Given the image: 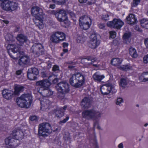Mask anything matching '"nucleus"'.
Masks as SVG:
<instances>
[{
  "instance_id": "obj_63",
  "label": "nucleus",
  "mask_w": 148,
  "mask_h": 148,
  "mask_svg": "<svg viewBox=\"0 0 148 148\" xmlns=\"http://www.w3.org/2000/svg\"><path fill=\"white\" fill-rule=\"evenodd\" d=\"M79 2L80 3H85L88 0H78Z\"/></svg>"
},
{
  "instance_id": "obj_59",
  "label": "nucleus",
  "mask_w": 148,
  "mask_h": 148,
  "mask_svg": "<svg viewBox=\"0 0 148 148\" xmlns=\"http://www.w3.org/2000/svg\"><path fill=\"white\" fill-rule=\"evenodd\" d=\"M22 71L21 70H18L16 71V74L18 75H19L21 74Z\"/></svg>"
},
{
  "instance_id": "obj_42",
  "label": "nucleus",
  "mask_w": 148,
  "mask_h": 148,
  "mask_svg": "<svg viewBox=\"0 0 148 148\" xmlns=\"http://www.w3.org/2000/svg\"><path fill=\"white\" fill-rule=\"evenodd\" d=\"M69 14L72 19L74 21H75L77 20V18L75 14L73 12H70Z\"/></svg>"
},
{
  "instance_id": "obj_48",
  "label": "nucleus",
  "mask_w": 148,
  "mask_h": 148,
  "mask_svg": "<svg viewBox=\"0 0 148 148\" xmlns=\"http://www.w3.org/2000/svg\"><path fill=\"white\" fill-rule=\"evenodd\" d=\"M123 102V99L121 98H119L117 99L116 103L117 105H119Z\"/></svg>"
},
{
  "instance_id": "obj_45",
  "label": "nucleus",
  "mask_w": 148,
  "mask_h": 148,
  "mask_svg": "<svg viewBox=\"0 0 148 148\" xmlns=\"http://www.w3.org/2000/svg\"><path fill=\"white\" fill-rule=\"evenodd\" d=\"M29 119L32 121H36L38 120V118L37 116L35 115L31 116L29 117Z\"/></svg>"
},
{
  "instance_id": "obj_23",
  "label": "nucleus",
  "mask_w": 148,
  "mask_h": 148,
  "mask_svg": "<svg viewBox=\"0 0 148 148\" xmlns=\"http://www.w3.org/2000/svg\"><path fill=\"white\" fill-rule=\"evenodd\" d=\"M91 23V21L90 18L88 16L84 15L80 17L79 18V23Z\"/></svg>"
},
{
  "instance_id": "obj_3",
  "label": "nucleus",
  "mask_w": 148,
  "mask_h": 148,
  "mask_svg": "<svg viewBox=\"0 0 148 148\" xmlns=\"http://www.w3.org/2000/svg\"><path fill=\"white\" fill-rule=\"evenodd\" d=\"M23 133L19 130L16 131L14 130L13 131L12 137H8L5 140V143L6 145H8L12 148L15 147L18 145V140L21 138V136H19V134Z\"/></svg>"
},
{
  "instance_id": "obj_20",
  "label": "nucleus",
  "mask_w": 148,
  "mask_h": 148,
  "mask_svg": "<svg viewBox=\"0 0 148 148\" xmlns=\"http://www.w3.org/2000/svg\"><path fill=\"white\" fill-rule=\"evenodd\" d=\"M2 94L3 97L8 100L11 99L14 95V93L12 91L8 89L3 90Z\"/></svg>"
},
{
  "instance_id": "obj_49",
  "label": "nucleus",
  "mask_w": 148,
  "mask_h": 148,
  "mask_svg": "<svg viewBox=\"0 0 148 148\" xmlns=\"http://www.w3.org/2000/svg\"><path fill=\"white\" fill-rule=\"evenodd\" d=\"M143 61L145 63L147 64L148 63V54L144 57Z\"/></svg>"
},
{
  "instance_id": "obj_21",
  "label": "nucleus",
  "mask_w": 148,
  "mask_h": 148,
  "mask_svg": "<svg viewBox=\"0 0 148 148\" xmlns=\"http://www.w3.org/2000/svg\"><path fill=\"white\" fill-rule=\"evenodd\" d=\"M20 56L21 58L18 60V63L20 65L23 66L25 65L29 62V59L27 56Z\"/></svg>"
},
{
  "instance_id": "obj_35",
  "label": "nucleus",
  "mask_w": 148,
  "mask_h": 148,
  "mask_svg": "<svg viewBox=\"0 0 148 148\" xmlns=\"http://www.w3.org/2000/svg\"><path fill=\"white\" fill-rule=\"evenodd\" d=\"M48 79L50 82L52 80V83L53 84L56 83L58 81V79L55 78L54 76H49Z\"/></svg>"
},
{
  "instance_id": "obj_15",
  "label": "nucleus",
  "mask_w": 148,
  "mask_h": 148,
  "mask_svg": "<svg viewBox=\"0 0 148 148\" xmlns=\"http://www.w3.org/2000/svg\"><path fill=\"white\" fill-rule=\"evenodd\" d=\"M92 102V99L91 97H85L82 101L81 106L84 109L88 108L91 106Z\"/></svg>"
},
{
  "instance_id": "obj_11",
  "label": "nucleus",
  "mask_w": 148,
  "mask_h": 148,
  "mask_svg": "<svg viewBox=\"0 0 148 148\" xmlns=\"http://www.w3.org/2000/svg\"><path fill=\"white\" fill-rule=\"evenodd\" d=\"M124 23L120 19L114 18L112 21H108L107 23L108 26L120 29L124 25Z\"/></svg>"
},
{
  "instance_id": "obj_13",
  "label": "nucleus",
  "mask_w": 148,
  "mask_h": 148,
  "mask_svg": "<svg viewBox=\"0 0 148 148\" xmlns=\"http://www.w3.org/2000/svg\"><path fill=\"white\" fill-rule=\"evenodd\" d=\"M31 14L34 18L38 19H40L41 17H42L43 10L38 7L34 6L31 9Z\"/></svg>"
},
{
  "instance_id": "obj_6",
  "label": "nucleus",
  "mask_w": 148,
  "mask_h": 148,
  "mask_svg": "<svg viewBox=\"0 0 148 148\" xmlns=\"http://www.w3.org/2000/svg\"><path fill=\"white\" fill-rule=\"evenodd\" d=\"M10 46V48L8 50V53L10 57L13 59L16 60L20 57L21 54L22 55L24 54L23 52L19 51V48L18 47L14 45H11Z\"/></svg>"
},
{
  "instance_id": "obj_4",
  "label": "nucleus",
  "mask_w": 148,
  "mask_h": 148,
  "mask_svg": "<svg viewBox=\"0 0 148 148\" xmlns=\"http://www.w3.org/2000/svg\"><path fill=\"white\" fill-rule=\"evenodd\" d=\"M52 130L51 125L48 123H43L38 126V135L45 137L48 136L52 132Z\"/></svg>"
},
{
  "instance_id": "obj_27",
  "label": "nucleus",
  "mask_w": 148,
  "mask_h": 148,
  "mask_svg": "<svg viewBox=\"0 0 148 148\" xmlns=\"http://www.w3.org/2000/svg\"><path fill=\"white\" fill-rule=\"evenodd\" d=\"M129 53L132 57L133 58H136L138 56V54L136 50L133 47L130 48Z\"/></svg>"
},
{
  "instance_id": "obj_25",
  "label": "nucleus",
  "mask_w": 148,
  "mask_h": 148,
  "mask_svg": "<svg viewBox=\"0 0 148 148\" xmlns=\"http://www.w3.org/2000/svg\"><path fill=\"white\" fill-rule=\"evenodd\" d=\"M24 88L23 86L15 85L14 86V93L15 95H18L19 93L23 91Z\"/></svg>"
},
{
  "instance_id": "obj_37",
  "label": "nucleus",
  "mask_w": 148,
  "mask_h": 148,
  "mask_svg": "<svg viewBox=\"0 0 148 148\" xmlns=\"http://www.w3.org/2000/svg\"><path fill=\"white\" fill-rule=\"evenodd\" d=\"M5 39L7 41H13L14 40L13 35L10 33L7 34L5 36Z\"/></svg>"
},
{
  "instance_id": "obj_38",
  "label": "nucleus",
  "mask_w": 148,
  "mask_h": 148,
  "mask_svg": "<svg viewBox=\"0 0 148 148\" xmlns=\"http://www.w3.org/2000/svg\"><path fill=\"white\" fill-rule=\"evenodd\" d=\"M131 66L128 65H123L120 67L121 69L125 71L129 70L131 69Z\"/></svg>"
},
{
  "instance_id": "obj_16",
  "label": "nucleus",
  "mask_w": 148,
  "mask_h": 148,
  "mask_svg": "<svg viewBox=\"0 0 148 148\" xmlns=\"http://www.w3.org/2000/svg\"><path fill=\"white\" fill-rule=\"evenodd\" d=\"M69 86L67 83L62 82L58 84L57 88L59 92L68 93L70 90Z\"/></svg>"
},
{
  "instance_id": "obj_31",
  "label": "nucleus",
  "mask_w": 148,
  "mask_h": 148,
  "mask_svg": "<svg viewBox=\"0 0 148 148\" xmlns=\"http://www.w3.org/2000/svg\"><path fill=\"white\" fill-rule=\"evenodd\" d=\"M42 104L41 108H43L45 109H49L51 103L48 100H46L45 101H43L41 103Z\"/></svg>"
},
{
  "instance_id": "obj_14",
  "label": "nucleus",
  "mask_w": 148,
  "mask_h": 148,
  "mask_svg": "<svg viewBox=\"0 0 148 148\" xmlns=\"http://www.w3.org/2000/svg\"><path fill=\"white\" fill-rule=\"evenodd\" d=\"M18 7V4L16 3L8 1L3 5V8L4 10L12 12L16 10Z\"/></svg>"
},
{
  "instance_id": "obj_29",
  "label": "nucleus",
  "mask_w": 148,
  "mask_h": 148,
  "mask_svg": "<svg viewBox=\"0 0 148 148\" xmlns=\"http://www.w3.org/2000/svg\"><path fill=\"white\" fill-rule=\"evenodd\" d=\"M122 62V60L118 58H113L111 61V64L114 66H119Z\"/></svg>"
},
{
  "instance_id": "obj_9",
  "label": "nucleus",
  "mask_w": 148,
  "mask_h": 148,
  "mask_svg": "<svg viewBox=\"0 0 148 148\" xmlns=\"http://www.w3.org/2000/svg\"><path fill=\"white\" fill-rule=\"evenodd\" d=\"M101 93L104 95H107L110 93H114L116 91L114 86L111 83H106L102 85L100 88Z\"/></svg>"
},
{
  "instance_id": "obj_28",
  "label": "nucleus",
  "mask_w": 148,
  "mask_h": 148,
  "mask_svg": "<svg viewBox=\"0 0 148 148\" xmlns=\"http://www.w3.org/2000/svg\"><path fill=\"white\" fill-rule=\"evenodd\" d=\"M139 79L141 82L148 81V72L143 73L140 77Z\"/></svg>"
},
{
  "instance_id": "obj_22",
  "label": "nucleus",
  "mask_w": 148,
  "mask_h": 148,
  "mask_svg": "<svg viewBox=\"0 0 148 148\" xmlns=\"http://www.w3.org/2000/svg\"><path fill=\"white\" fill-rule=\"evenodd\" d=\"M64 111L62 110L60 108L55 110L53 111V114H55V116L60 118L64 115Z\"/></svg>"
},
{
  "instance_id": "obj_34",
  "label": "nucleus",
  "mask_w": 148,
  "mask_h": 148,
  "mask_svg": "<svg viewBox=\"0 0 148 148\" xmlns=\"http://www.w3.org/2000/svg\"><path fill=\"white\" fill-rule=\"evenodd\" d=\"M43 93L45 96L49 97L53 95V92L48 89L43 90Z\"/></svg>"
},
{
  "instance_id": "obj_7",
  "label": "nucleus",
  "mask_w": 148,
  "mask_h": 148,
  "mask_svg": "<svg viewBox=\"0 0 148 148\" xmlns=\"http://www.w3.org/2000/svg\"><path fill=\"white\" fill-rule=\"evenodd\" d=\"M30 51L36 57H38L43 54L44 49L41 44L35 43L31 47Z\"/></svg>"
},
{
  "instance_id": "obj_62",
  "label": "nucleus",
  "mask_w": 148,
  "mask_h": 148,
  "mask_svg": "<svg viewBox=\"0 0 148 148\" xmlns=\"http://www.w3.org/2000/svg\"><path fill=\"white\" fill-rule=\"evenodd\" d=\"M118 147L119 148H123V144L122 143H121L119 144L118 145Z\"/></svg>"
},
{
  "instance_id": "obj_32",
  "label": "nucleus",
  "mask_w": 148,
  "mask_h": 148,
  "mask_svg": "<svg viewBox=\"0 0 148 148\" xmlns=\"http://www.w3.org/2000/svg\"><path fill=\"white\" fill-rule=\"evenodd\" d=\"M128 83L127 78H122L121 79L119 85L123 88H124Z\"/></svg>"
},
{
  "instance_id": "obj_51",
  "label": "nucleus",
  "mask_w": 148,
  "mask_h": 148,
  "mask_svg": "<svg viewBox=\"0 0 148 148\" xmlns=\"http://www.w3.org/2000/svg\"><path fill=\"white\" fill-rule=\"evenodd\" d=\"M59 68L58 66L55 65H54L52 68V70L53 71H57L59 70Z\"/></svg>"
},
{
  "instance_id": "obj_1",
  "label": "nucleus",
  "mask_w": 148,
  "mask_h": 148,
  "mask_svg": "<svg viewBox=\"0 0 148 148\" xmlns=\"http://www.w3.org/2000/svg\"><path fill=\"white\" fill-rule=\"evenodd\" d=\"M85 75L79 73H76L71 75L69 79L70 84L73 86L78 88L84 83Z\"/></svg>"
},
{
  "instance_id": "obj_8",
  "label": "nucleus",
  "mask_w": 148,
  "mask_h": 148,
  "mask_svg": "<svg viewBox=\"0 0 148 148\" xmlns=\"http://www.w3.org/2000/svg\"><path fill=\"white\" fill-rule=\"evenodd\" d=\"M66 36L64 33L62 32H57L51 35L50 40L52 42L58 44L64 40Z\"/></svg>"
},
{
  "instance_id": "obj_46",
  "label": "nucleus",
  "mask_w": 148,
  "mask_h": 148,
  "mask_svg": "<svg viewBox=\"0 0 148 148\" xmlns=\"http://www.w3.org/2000/svg\"><path fill=\"white\" fill-rule=\"evenodd\" d=\"M88 60H91L92 62L93 61H92L93 60H91L90 58H86L82 59L81 60V62L83 64H84L85 62L86 63L87 62Z\"/></svg>"
},
{
  "instance_id": "obj_5",
  "label": "nucleus",
  "mask_w": 148,
  "mask_h": 148,
  "mask_svg": "<svg viewBox=\"0 0 148 148\" xmlns=\"http://www.w3.org/2000/svg\"><path fill=\"white\" fill-rule=\"evenodd\" d=\"M101 113L94 109L84 111L82 113V117L86 119H96L101 116Z\"/></svg>"
},
{
  "instance_id": "obj_18",
  "label": "nucleus",
  "mask_w": 148,
  "mask_h": 148,
  "mask_svg": "<svg viewBox=\"0 0 148 148\" xmlns=\"http://www.w3.org/2000/svg\"><path fill=\"white\" fill-rule=\"evenodd\" d=\"M90 38L92 39L90 41L89 47L92 49H95L99 45L100 42L95 35H91Z\"/></svg>"
},
{
  "instance_id": "obj_33",
  "label": "nucleus",
  "mask_w": 148,
  "mask_h": 148,
  "mask_svg": "<svg viewBox=\"0 0 148 148\" xmlns=\"http://www.w3.org/2000/svg\"><path fill=\"white\" fill-rule=\"evenodd\" d=\"M140 23L141 26L146 29H148V20L143 19L140 20Z\"/></svg>"
},
{
  "instance_id": "obj_60",
  "label": "nucleus",
  "mask_w": 148,
  "mask_h": 148,
  "mask_svg": "<svg viewBox=\"0 0 148 148\" xmlns=\"http://www.w3.org/2000/svg\"><path fill=\"white\" fill-rule=\"evenodd\" d=\"M68 46V44L66 42H64L63 43V47L65 48L67 47Z\"/></svg>"
},
{
  "instance_id": "obj_52",
  "label": "nucleus",
  "mask_w": 148,
  "mask_h": 148,
  "mask_svg": "<svg viewBox=\"0 0 148 148\" xmlns=\"http://www.w3.org/2000/svg\"><path fill=\"white\" fill-rule=\"evenodd\" d=\"M69 119V117L68 116H67L66 118L63 120L60 121L59 123L60 124H61L62 123H65Z\"/></svg>"
},
{
  "instance_id": "obj_53",
  "label": "nucleus",
  "mask_w": 148,
  "mask_h": 148,
  "mask_svg": "<svg viewBox=\"0 0 148 148\" xmlns=\"http://www.w3.org/2000/svg\"><path fill=\"white\" fill-rule=\"evenodd\" d=\"M96 0H88V3L89 5L94 4Z\"/></svg>"
},
{
  "instance_id": "obj_61",
  "label": "nucleus",
  "mask_w": 148,
  "mask_h": 148,
  "mask_svg": "<svg viewBox=\"0 0 148 148\" xmlns=\"http://www.w3.org/2000/svg\"><path fill=\"white\" fill-rule=\"evenodd\" d=\"M67 107V106H64L63 107H62L60 108L62 110H63L64 111V112H65V110L66 109Z\"/></svg>"
},
{
  "instance_id": "obj_30",
  "label": "nucleus",
  "mask_w": 148,
  "mask_h": 148,
  "mask_svg": "<svg viewBox=\"0 0 148 148\" xmlns=\"http://www.w3.org/2000/svg\"><path fill=\"white\" fill-rule=\"evenodd\" d=\"M91 23H79V25L80 28L82 29L86 30L88 29L90 27Z\"/></svg>"
},
{
  "instance_id": "obj_47",
  "label": "nucleus",
  "mask_w": 148,
  "mask_h": 148,
  "mask_svg": "<svg viewBox=\"0 0 148 148\" xmlns=\"http://www.w3.org/2000/svg\"><path fill=\"white\" fill-rule=\"evenodd\" d=\"M35 24L36 26L38 27L40 29H42L43 27L42 23V22H36Z\"/></svg>"
},
{
  "instance_id": "obj_44",
  "label": "nucleus",
  "mask_w": 148,
  "mask_h": 148,
  "mask_svg": "<svg viewBox=\"0 0 148 148\" xmlns=\"http://www.w3.org/2000/svg\"><path fill=\"white\" fill-rule=\"evenodd\" d=\"M102 20L104 21H107L109 20V15L108 14H103L101 16Z\"/></svg>"
},
{
  "instance_id": "obj_57",
  "label": "nucleus",
  "mask_w": 148,
  "mask_h": 148,
  "mask_svg": "<svg viewBox=\"0 0 148 148\" xmlns=\"http://www.w3.org/2000/svg\"><path fill=\"white\" fill-rule=\"evenodd\" d=\"M41 76L43 77H47V75L46 72H42L41 73Z\"/></svg>"
},
{
  "instance_id": "obj_41",
  "label": "nucleus",
  "mask_w": 148,
  "mask_h": 148,
  "mask_svg": "<svg viewBox=\"0 0 148 148\" xmlns=\"http://www.w3.org/2000/svg\"><path fill=\"white\" fill-rule=\"evenodd\" d=\"M68 64L70 65H69L68 67L70 69H73L75 67V63L71 61L69 62Z\"/></svg>"
},
{
  "instance_id": "obj_54",
  "label": "nucleus",
  "mask_w": 148,
  "mask_h": 148,
  "mask_svg": "<svg viewBox=\"0 0 148 148\" xmlns=\"http://www.w3.org/2000/svg\"><path fill=\"white\" fill-rule=\"evenodd\" d=\"M98 26L99 28L101 29H103L105 27V24L103 23H100L98 24Z\"/></svg>"
},
{
  "instance_id": "obj_17",
  "label": "nucleus",
  "mask_w": 148,
  "mask_h": 148,
  "mask_svg": "<svg viewBox=\"0 0 148 148\" xmlns=\"http://www.w3.org/2000/svg\"><path fill=\"white\" fill-rule=\"evenodd\" d=\"M51 82L49 80L45 79L37 81L36 83L37 86H40V88L42 89V90L48 89L51 85Z\"/></svg>"
},
{
  "instance_id": "obj_26",
  "label": "nucleus",
  "mask_w": 148,
  "mask_h": 148,
  "mask_svg": "<svg viewBox=\"0 0 148 148\" xmlns=\"http://www.w3.org/2000/svg\"><path fill=\"white\" fill-rule=\"evenodd\" d=\"M93 77L95 80L100 82L104 78V76L99 74L98 72H96L93 75Z\"/></svg>"
},
{
  "instance_id": "obj_40",
  "label": "nucleus",
  "mask_w": 148,
  "mask_h": 148,
  "mask_svg": "<svg viewBox=\"0 0 148 148\" xmlns=\"http://www.w3.org/2000/svg\"><path fill=\"white\" fill-rule=\"evenodd\" d=\"M140 0H133L131 4L132 7L136 6L140 3Z\"/></svg>"
},
{
  "instance_id": "obj_50",
  "label": "nucleus",
  "mask_w": 148,
  "mask_h": 148,
  "mask_svg": "<svg viewBox=\"0 0 148 148\" xmlns=\"http://www.w3.org/2000/svg\"><path fill=\"white\" fill-rule=\"evenodd\" d=\"M110 37L113 38H114L116 35V33L114 32H110Z\"/></svg>"
},
{
  "instance_id": "obj_43",
  "label": "nucleus",
  "mask_w": 148,
  "mask_h": 148,
  "mask_svg": "<svg viewBox=\"0 0 148 148\" xmlns=\"http://www.w3.org/2000/svg\"><path fill=\"white\" fill-rule=\"evenodd\" d=\"M131 36V34L130 33H125L123 35V38L125 39H127Z\"/></svg>"
},
{
  "instance_id": "obj_36",
  "label": "nucleus",
  "mask_w": 148,
  "mask_h": 148,
  "mask_svg": "<svg viewBox=\"0 0 148 148\" xmlns=\"http://www.w3.org/2000/svg\"><path fill=\"white\" fill-rule=\"evenodd\" d=\"M67 93L63 92H59L57 94L58 97L60 99H63L64 98L65 94Z\"/></svg>"
},
{
  "instance_id": "obj_56",
  "label": "nucleus",
  "mask_w": 148,
  "mask_h": 148,
  "mask_svg": "<svg viewBox=\"0 0 148 148\" xmlns=\"http://www.w3.org/2000/svg\"><path fill=\"white\" fill-rule=\"evenodd\" d=\"M42 17H41L40 19H37L36 18H35V19L33 20L34 22V23H36L37 22H42Z\"/></svg>"
},
{
  "instance_id": "obj_55",
  "label": "nucleus",
  "mask_w": 148,
  "mask_h": 148,
  "mask_svg": "<svg viewBox=\"0 0 148 148\" xmlns=\"http://www.w3.org/2000/svg\"><path fill=\"white\" fill-rule=\"evenodd\" d=\"M94 127L96 128L99 129L100 128V127L98 125V123L97 121H96L94 123Z\"/></svg>"
},
{
  "instance_id": "obj_24",
  "label": "nucleus",
  "mask_w": 148,
  "mask_h": 148,
  "mask_svg": "<svg viewBox=\"0 0 148 148\" xmlns=\"http://www.w3.org/2000/svg\"><path fill=\"white\" fill-rule=\"evenodd\" d=\"M16 38L19 42L21 44L25 42L27 40L26 37L22 34H18Z\"/></svg>"
},
{
  "instance_id": "obj_39",
  "label": "nucleus",
  "mask_w": 148,
  "mask_h": 148,
  "mask_svg": "<svg viewBox=\"0 0 148 148\" xmlns=\"http://www.w3.org/2000/svg\"><path fill=\"white\" fill-rule=\"evenodd\" d=\"M54 3L60 5H63L65 2V0H52Z\"/></svg>"
},
{
  "instance_id": "obj_12",
  "label": "nucleus",
  "mask_w": 148,
  "mask_h": 148,
  "mask_svg": "<svg viewBox=\"0 0 148 148\" xmlns=\"http://www.w3.org/2000/svg\"><path fill=\"white\" fill-rule=\"evenodd\" d=\"M39 74L38 71L36 68L32 67L29 69L27 72V76L30 80H35L37 79L36 76Z\"/></svg>"
},
{
  "instance_id": "obj_19",
  "label": "nucleus",
  "mask_w": 148,
  "mask_h": 148,
  "mask_svg": "<svg viewBox=\"0 0 148 148\" xmlns=\"http://www.w3.org/2000/svg\"><path fill=\"white\" fill-rule=\"evenodd\" d=\"M137 22V19L133 14H129L126 18V22L130 25H133Z\"/></svg>"
},
{
  "instance_id": "obj_58",
  "label": "nucleus",
  "mask_w": 148,
  "mask_h": 148,
  "mask_svg": "<svg viewBox=\"0 0 148 148\" xmlns=\"http://www.w3.org/2000/svg\"><path fill=\"white\" fill-rule=\"evenodd\" d=\"M144 43L146 47L148 48V38H147L145 40Z\"/></svg>"
},
{
  "instance_id": "obj_2",
  "label": "nucleus",
  "mask_w": 148,
  "mask_h": 148,
  "mask_svg": "<svg viewBox=\"0 0 148 148\" xmlns=\"http://www.w3.org/2000/svg\"><path fill=\"white\" fill-rule=\"evenodd\" d=\"M16 102L17 105L21 108H28L32 103V97L29 94H24L17 98Z\"/></svg>"
},
{
  "instance_id": "obj_64",
  "label": "nucleus",
  "mask_w": 148,
  "mask_h": 148,
  "mask_svg": "<svg viewBox=\"0 0 148 148\" xmlns=\"http://www.w3.org/2000/svg\"><path fill=\"white\" fill-rule=\"evenodd\" d=\"M55 7V5L54 4H51L50 5V8L52 9H54Z\"/></svg>"
},
{
  "instance_id": "obj_10",
  "label": "nucleus",
  "mask_w": 148,
  "mask_h": 148,
  "mask_svg": "<svg viewBox=\"0 0 148 148\" xmlns=\"http://www.w3.org/2000/svg\"><path fill=\"white\" fill-rule=\"evenodd\" d=\"M53 13L55 15L58 20L60 22L65 21L67 19L66 11L63 9H61L54 11Z\"/></svg>"
}]
</instances>
